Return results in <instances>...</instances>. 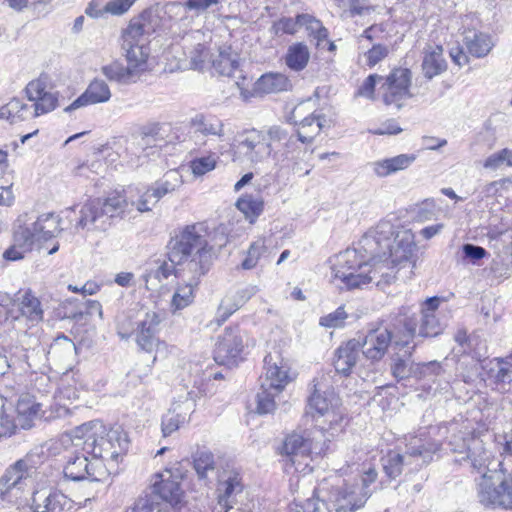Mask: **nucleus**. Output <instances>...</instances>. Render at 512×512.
<instances>
[{"mask_svg": "<svg viewBox=\"0 0 512 512\" xmlns=\"http://www.w3.org/2000/svg\"><path fill=\"white\" fill-rule=\"evenodd\" d=\"M166 248L168 261H162L156 268L146 271L143 275L146 284L152 279L161 282L171 275L183 278L186 263L198 262L200 253L213 252V246L208 241V228L200 222L175 230Z\"/></svg>", "mask_w": 512, "mask_h": 512, "instance_id": "obj_1", "label": "nucleus"}, {"mask_svg": "<svg viewBox=\"0 0 512 512\" xmlns=\"http://www.w3.org/2000/svg\"><path fill=\"white\" fill-rule=\"evenodd\" d=\"M398 268L386 256L345 250L337 256L334 277L349 290L363 288L370 283L384 289L396 277Z\"/></svg>", "mask_w": 512, "mask_h": 512, "instance_id": "obj_2", "label": "nucleus"}, {"mask_svg": "<svg viewBox=\"0 0 512 512\" xmlns=\"http://www.w3.org/2000/svg\"><path fill=\"white\" fill-rule=\"evenodd\" d=\"M60 221L54 213L20 215L15 224L14 244L4 252L3 257L9 261L22 259L34 244H41L55 237L62 230Z\"/></svg>", "mask_w": 512, "mask_h": 512, "instance_id": "obj_3", "label": "nucleus"}, {"mask_svg": "<svg viewBox=\"0 0 512 512\" xmlns=\"http://www.w3.org/2000/svg\"><path fill=\"white\" fill-rule=\"evenodd\" d=\"M83 439V450L94 458L111 459L117 461L118 457L129 449L130 440L127 432L120 426L109 430L101 421H91L77 426L70 438Z\"/></svg>", "mask_w": 512, "mask_h": 512, "instance_id": "obj_4", "label": "nucleus"}, {"mask_svg": "<svg viewBox=\"0 0 512 512\" xmlns=\"http://www.w3.org/2000/svg\"><path fill=\"white\" fill-rule=\"evenodd\" d=\"M264 370L265 373L260 377V388L256 394V411L261 415L274 412L276 398L292 381L290 367L277 351L265 356Z\"/></svg>", "mask_w": 512, "mask_h": 512, "instance_id": "obj_5", "label": "nucleus"}, {"mask_svg": "<svg viewBox=\"0 0 512 512\" xmlns=\"http://www.w3.org/2000/svg\"><path fill=\"white\" fill-rule=\"evenodd\" d=\"M424 434L413 436L406 445V452L400 454L390 451L382 458V465L385 474L390 479H396L401 475L404 467H409V471H416L427 465L440 445L431 438L424 437Z\"/></svg>", "mask_w": 512, "mask_h": 512, "instance_id": "obj_6", "label": "nucleus"}, {"mask_svg": "<svg viewBox=\"0 0 512 512\" xmlns=\"http://www.w3.org/2000/svg\"><path fill=\"white\" fill-rule=\"evenodd\" d=\"M319 133V126L314 128L312 134L301 130H296L295 134H290L280 126L270 127L269 136L274 147L271 157L275 164L282 168L297 166L306 154V150L302 148L299 142L301 144H311Z\"/></svg>", "mask_w": 512, "mask_h": 512, "instance_id": "obj_7", "label": "nucleus"}, {"mask_svg": "<svg viewBox=\"0 0 512 512\" xmlns=\"http://www.w3.org/2000/svg\"><path fill=\"white\" fill-rule=\"evenodd\" d=\"M399 324L405 339L395 340L397 345L407 346L415 336L435 337L439 335L443 326L434 314L409 315L407 308H402L395 317V326Z\"/></svg>", "mask_w": 512, "mask_h": 512, "instance_id": "obj_8", "label": "nucleus"}, {"mask_svg": "<svg viewBox=\"0 0 512 512\" xmlns=\"http://www.w3.org/2000/svg\"><path fill=\"white\" fill-rule=\"evenodd\" d=\"M212 252L200 253L198 262L186 263V272L183 278H179L183 284L178 285L171 301L175 310H181L193 302L194 289L198 286L200 279L211 268Z\"/></svg>", "mask_w": 512, "mask_h": 512, "instance_id": "obj_9", "label": "nucleus"}, {"mask_svg": "<svg viewBox=\"0 0 512 512\" xmlns=\"http://www.w3.org/2000/svg\"><path fill=\"white\" fill-rule=\"evenodd\" d=\"M233 150L235 157L238 159L250 163L263 162L271 157L274 150L269 129L266 132L256 129L244 131L237 136Z\"/></svg>", "mask_w": 512, "mask_h": 512, "instance_id": "obj_10", "label": "nucleus"}, {"mask_svg": "<svg viewBox=\"0 0 512 512\" xmlns=\"http://www.w3.org/2000/svg\"><path fill=\"white\" fill-rule=\"evenodd\" d=\"M398 230H400V227L395 226L391 221L381 220L375 227L364 233L356 246L347 250L360 251L369 255L376 253L387 256Z\"/></svg>", "mask_w": 512, "mask_h": 512, "instance_id": "obj_11", "label": "nucleus"}, {"mask_svg": "<svg viewBox=\"0 0 512 512\" xmlns=\"http://www.w3.org/2000/svg\"><path fill=\"white\" fill-rule=\"evenodd\" d=\"M243 350V337L239 328L228 327L218 337L214 349V360L219 365L235 367L243 360Z\"/></svg>", "mask_w": 512, "mask_h": 512, "instance_id": "obj_12", "label": "nucleus"}, {"mask_svg": "<svg viewBox=\"0 0 512 512\" xmlns=\"http://www.w3.org/2000/svg\"><path fill=\"white\" fill-rule=\"evenodd\" d=\"M405 339L401 326L397 324L395 326V320L393 321V330L388 329H376L370 331L361 341L362 354L371 361L381 360L389 345L393 343L396 347L404 348L405 346L397 345L395 340Z\"/></svg>", "mask_w": 512, "mask_h": 512, "instance_id": "obj_13", "label": "nucleus"}, {"mask_svg": "<svg viewBox=\"0 0 512 512\" xmlns=\"http://www.w3.org/2000/svg\"><path fill=\"white\" fill-rule=\"evenodd\" d=\"M412 73L408 68H395L384 79L382 99L385 105L402 108L405 100L412 97L410 93Z\"/></svg>", "mask_w": 512, "mask_h": 512, "instance_id": "obj_14", "label": "nucleus"}, {"mask_svg": "<svg viewBox=\"0 0 512 512\" xmlns=\"http://www.w3.org/2000/svg\"><path fill=\"white\" fill-rule=\"evenodd\" d=\"M73 450H67L64 459L63 474L66 479L82 481L85 479L96 480L94 476V463L89 462L87 454L83 450V441L75 439Z\"/></svg>", "mask_w": 512, "mask_h": 512, "instance_id": "obj_15", "label": "nucleus"}, {"mask_svg": "<svg viewBox=\"0 0 512 512\" xmlns=\"http://www.w3.org/2000/svg\"><path fill=\"white\" fill-rule=\"evenodd\" d=\"M481 368L492 390L501 394L512 392V354L488 360Z\"/></svg>", "mask_w": 512, "mask_h": 512, "instance_id": "obj_16", "label": "nucleus"}, {"mask_svg": "<svg viewBox=\"0 0 512 512\" xmlns=\"http://www.w3.org/2000/svg\"><path fill=\"white\" fill-rule=\"evenodd\" d=\"M194 408L195 398L193 391L187 392L185 396H179V398L172 403L168 412L162 417L161 430L163 436H170L183 424L188 422L190 415L194 412Z\"/></svg>", "mask_w": 512, "mask_h": 512, "instance_id": "obj_17", "label": "nucleus"}, {"mask_svg": "<svg viewBox=\"0 0 512 512\" xmlns=\"http://www.w3.org/2000/svg\"><path fill=\"white\" fill-rule=\"evenodd\" d=\"M28 476L29 467L25 460H18L8 467L0 478V500L14 503L20 496Z\"/></svg>", "mask_w": 512, "mask_h": 512, "instance_id": "obj_18", "label": "nucleus"}, {"mask_svg": "<svg viewBox=\"0 0 512 512\" xmlns=\"http://www.w3.org/2000/svg\"><path fill=\"white\" fill-rule=\"evenodd\" d=\"M163 13L167 14L165 6L161 7L159 4L144 9L137 17L131 19L125 29L127 39L140 37L149 40V36L161 26Z\"/></svg>", "mask_w": 512, "mask_h": 512, "instance_id": "obj_19", "label": "nucleus"}, {"mask_svg": "<svg viewBox=\"0 0 512 512\" xmlns=\"http://www.w3.org/2000/svg\"><path fill=\"white\" fill-rule=\"evenodd\" d=\"M191 133L195 138V144L205 146L210 137L223 140L225 136L224 122L213 114L197 113L189 121Z\"/></svg>", "mask_w": 512, "mask_h": 512, "instance_id": "obj_20", "label": "nucleus"}, {"mask_svg": "<svg viewBox=\"0 0 512 512\" xmlns=\"http://www.w3.org/2000/svg\"><path fill=\"white\" fill-rule=\"evenodd\" d=\"M166 474L168 477H165L164 474H156V481L151 486L150 491H145L141 496L155 495L157 497L155 501L163 503L165 511L168 512L166 504L176 506L181 503L183 491L180 482L172 478L170 471H166Z\"/></svg>", "mask_w": 512, "mask_h": 512, "instance_id": "obj_21", "label": "nucleus"}, {"mask_svg": "<svg viewBox=\"0 0 512 512\" xmlns=\"http://www.w3.org/2000/svg\"><path fill=\"white\" fill-rule=\"evenodd\" d=\"M160 322V315L156 311L146 312L144 318L139 321L136 329V342L141 350L151 353L164 345L157 337Z\"/></svg>", "mask_w": 512, "mask_h": 512, "instance_id": "obj_22", "label": "nucleus"}, {"mask_svg": "<svg viewBox=\"0 0 512 512\" xmlns=\"http://www.w3.org/2000/svg\"><path fill=\"white\" fill-rule=\"evenodd\" d=\"M328 499L332 503L335 512H355L364 507L371 496L368 491L356 493L348 488L332 485L328 489Z\"/></svg>", "mask_w": 512, "mask_h": 512, "instance_id": "obj_23", "label": "nucleus"}, {"mask_svg": "<svg viewBox=\"0 0 512 512\" xmlns=\"http://www.w3.org/2000/svg\"><path fill=\"white\" fill-rule=\"evenodd\" d=\"M25 92L28 99L34 102L32 117L51 112L57 106V95L46 90V83L42 78L30 81Z\"/></svg>", "mask_w": 512, "mask_h": 512, "instance_id": "obj_24", "label": "nucleus"}, {"mask_svg": "<svg viewBox=\"0 0 512 512\" xmlns=\"http://www.w3.org/2000/svg\"><path fill=\"white\" fill-rule=\"evenodd\" d=\"M473 444V447H471L470 445H467L465 440H463L461 449L458 450L457 448L452 447L451 449L454 452L465 454V456H462L461 458H456L455 461L460 464H467L473 471L482 473V476L484 473L490 474L493 472L488 468L490 452L486 451L478 441H473ZM449 445L453 446L454 444L450 441Z\"/></svg>", "mask_w": 512, "mask_h": 512, "instance_id": "obj_25", "label": "nucleus"}, {"mask_svg": "<svg viewBox=\"0 0 512 512\" xmlns=\"http://www.w3.org/2000/svg\"><path fill=\"white\" fill-rule=\"evenodd\" d=\"M123 41V48L126 50L127 67L139 78L140 74L147 69V60L150 54L149 40L140 37L127 39L126 31H124Z\"/></svg>", "mask_w": 512, "mask_h": 512, "instance_id": "obj_26", "label": "nucleus"}, {"mask_svg": "<svg viewBox=\"0 0 512 512\" xmlns=\"http://www.w3.org/2000/svg\"><path fill=\"white\" fill-rule=\"evenodd\" d=\"M72 508V501L57 490H38L32 495V512H61Z\"/></svg>", "mask_w": 512, "mask_h": 512, "instance_id": "obj_27", "label": "nucleus"}, {"mask_svg": "<svg viewBox=\"0 0 512 512\" xmlns=\"http://www.w3.org/2000/svg\"><path fill=\"white\" fill-rule=\"evenodd\" d=\"M415 249L413 233L408 229H400L393 238V244L386 257L398 268L404 263L411 262Z\"/></svg>", "mask_w": 512, "mask_h": 512, "instance_id": "obj_28", "label": "nucleus"}, {"mask_svg": "<svg viewBox=\"0 0 512 512\" xmlns=\"http://www.w3.org/2000/svg\"><path fill=\"white\" fill-rule=\"evenodd\" d=\"M112 94L108 84L102 79H94L89 83L86 90L76 98L64 111L71 112L81 107L106 103Z\"/></svg>", "mask_w": 512, "mask_h": 512, "instance_id": "obj_29", "label": "nucleus"}, {"mask_svg": "<svg viewBox=\"0 0 512 512\" xmlns=\"http://www.w3.org/2000/svg\"><path fill=\"white\" fill-rule=\"evenodd\" d=\"M361 341L351 339L340 345L334 352L333 366L335 371L343 376L351 374L353 367L359 359Z\"/></svg>", "mask_w": 512, "mask_h": 512, "instance_id": "obj_30", "label": "nucleus"}, {"mask_svg": "<svg viewBox=\"0 0 512 512\" xmlns=\"http://www.w3.org/2000/svg\"><path fill=\"white\" fill-rule=\"evenodd\" d=\"M134 192L135 189L129 187L122 191L115 190L106 198L101 199L102 210L107 221L113 217H122L126 212L131 211V198L135 197Z\"/></svg>", "mask_w": 512, "mask_h": 512, "instance_id": "obj_31", "label": "nucleus"}, {"mask_svg": "<svg viewBox=\"0 0 512 512\" xmlns=\"http://www.w3.org/2000/svg\"><path fill=\"white\" fill-rule=\"evenodd\" d=\"M102 209L100 198L86 202L80 209V217L76 227L88 230H105L110 223L107 221Z\"/></svg>", "mask_w": 512, "mask_h": 512, "instance_id": "obj_32", "label": "nucleus"}, {"mask_svg": "<svg viewBox=\"0 0 512 512\" xmlns=\"http://www.w3.org/2000/svg\"><path fill=\"white\" fill-rule=\"evenodd\" d=\"M213 70L221 76L235 77L239 70V55L230 46L220 47L216 55L210 56Z\"/></svg>", "mask_w": 512, "mask_h": 512, "instance_id": "obj_33", "label": "nucleus"}, {"mask_svg": "<svg viewBox=\"0 0 512 512\" xmlns=\"http://www.w3.org/2000/svg\"><path fill=\"white\" fill-rule=\"evenodd\" d=\"M447 69V63L443 57V48L440 45L428 46L424 51L422 71L427 79L440 75Z\"/></svg>", "mask_w": 512, "mask_h": 512, "instance_id": "obj_34", "label": "nucleus"}, {"mask_svg": "<svg viewBox=\"0 0 512 512\" xmlns=\"http://www.w3.org/2000/svg\"><path fill=\"white\" fill-rule=\"evenodd\" d=\"M311 450V442L302 435L294 433L285 438L280 453L287 456L292 464H295L299 462V458L308 457Z\"/></svg>", "mask_w": 512, "mask_h": 512, "instance_id": "obj_35", "label": "nucleus"}, {"mask_svg": "<svg viewBox=\"0 0 512 512\" xmlns=\"http://www.w3.org/2000/svg\"><path fill=\"white\" fill-rule=\"evenodd\" d=\"M416 157L414 154H400L392 158L372 163L374 173L379 177H386L408 168Z\"/></svg>", "mask_w": 512, "mask_h": 512, "instance_id": "obj_36", "label": "nucleus"}, {"mask_svg": "<svg viewBox=\"0 0 512 512\" xmlns=\"http://www.w3.org/2000/svg\"><path fill=\"white\" fill-rule=\"evenodd\" d=\"M415 346L416 344H414L412 347L407 345L403 354L397 353L393 357L391 372L398 381L411 377L415 378L416 367H418V363H414L411 358L412 351L414 350Z\"/></svg>", "mask_w": 512, "mask_h": 512, "instance_id": "obj_37", "label": "nucleus"}, {"mask_svg": "<svg viewBox=\"0 0 512 512\" xmlns=\"http://www.w3.org/2000/svg\"><path fill=\"white\" fill-rule=\"evenodd\" d=\"M464 45L470 55L483 58L492 50L494 43L488 34L470 31L464 37Z\"/></svg>", "mask_w": 512, "mask_h": 512, "instance_id": "obj_38", "label": "nucleus"}, {"mask_svg": "<svg viewBox=\"0 0 512 512\" xmlns=\"http://www.w3.org/2000/svg\"><path fill=\"white\" fill-rule=\"evenodd\" d=\"M298 20L300 21V27L305 28L308 37L315 41L316 47H323V43L327 42L329 32L322 22L308 13L298 14Z\"/></svg>", "mask_w": 512, "mask_h": 512, "instance_id": "obj_39", "label": "nucleus"}, {"mask_svg": "<svg viewBox=\"0 0 512 512\" xmlns=\"http://www.w3.org/2000/svg\"><path fill=\"white\" fill-rule=\"evenodd\" d=\"M290 86V81L285 75L270 73L262 75L254 83V91L261 94H270L286 91Z\"/></svg>", "mask_w": 512, "mask_h": 512, "instance_id": "obj_40", "label": "nucleus"}, {"mask_svg": "<svg viewBox=\"0 0 512 512\" xmlns=\"http://www.w3.org/2000/svg\"><path fill=\"white\" fill-rule=\"evenodd\" d=\"M218 490L221 492L218 497V504L224 512H228L232 507L229 503V499L241 493L243 490L240 475L238 473L230 474L227 479L219 483Z\"/></svg>", "mask_w": 512, "mask_h": 512, "instance_id": "obj_41", "label": "nucleus"}, {"mask_svg": "<svg viewBox=\"0 0 512 512\" xmlns=\"http://www.w3.org/2000/svg\"><path fill=\"white\" fill-rule=\"evenodd\" d=\"M310 59V51L303 42L290 45L285 55V64L295 72L304 70Z\"/></svg>", "mask_w": 512, "mask_h": 512, "instance_id": "obj_42", "label": "nucleus"}, {"mask_svg": "<svg viewBox=\"0 0 512 512\" xmlns=\"http://www.w3.org/2000/svg\"><path fill=\"white\" fill-rule=\"evenodd\" d=\"M17 306L18 316H23L31 322H39L43 318L41 303L30 291L25 292L21 298H18Z\"/></svg>", "mask_w": 512, "mask_h": 512, "instance_id": "obj_43", "label": "nucleus"}, {"mask_svg": "<svg viewBox=\"0 0 512 512\" xmlns=\"http://www.w3.org/2000/svg\"><path fill=\"white\" fill-rule=\"evenodd\" d=\"M32 117L31 106L23 103L18 98H13L7 104L0 107V119L16 123Z\"/></svg>", "mask_w": 512, "mask_h": 512, "instance_id": "obj_44", "label": "nucleus"}, {"mask_svg": "<svg viewBox=\"0 0 512 512\" xmlns=\"http://www.w3.org/2000/svg\"><path fill=\"white\" fill-rule=\"evenodd\" d=\"M182 176L177 170H170L164 174V176L157 180L152 186L154 198L162 199L167 194L174 192L182 185Z\"/></svg>", "mask_w": 512, "mask_h": 512, "instance_id": "obj_45", "label": "nucleus"}, {"mask_svg": "<svg viewBox=\"0 0 512 512\" xmlns=\"http://www.w3.org/2000/svg\"><path fill=\"white\" fill-rule=\"evenodd\" d=\"M101 72L108 80L122 85L132 84L138 80L132 70L119 62H113L103 66Z\"/></svg>", "mask_w": 512, "mask_h": 512, "instance_id": "obj_46", "label": "nucleus"}, {"mask_svg": "<svg viewBox=\"0 0 512 512\" xmlns=\"http://www.w3.org/2000/svg\"><path fill=\"white\" fill-rule=\"evenodd\" d=\"M236 207L245 215V218L253 224L264 210L262 199L252 195H243L236 202Z\"/></svg>", "mask_w": 512, "mask_h": 512, "instance_id": "obj_47", "label": "nucleus"}, {"mask_svg": "<svg viewBox=\"0 0 512 512\" xmlns=\"http://www.w3.org/2000/svg\"><path fill=\"white\" fill-rule=\"evenodd\" d=\"M193 468L200 480H206L215 470L214 455L208 450H197L193 454Z\"/></svg>", "mask_w": 512, "mask_h": 512, "instance_id": "obj_48", "label": "nucleus"}, {"mask_svg": "<svg viewBox=\"0 0 512 512\" xmlns=\"http://www.w3.org/2000/svg\"><path fill=\"white\" fill-rule=\"evenodd\" d=\"M75 353V343L64 334L58 335L48 350V355L54 359L71 358Z\"/></svg>", "mask_w": 512, "mask_h": 512, "instance_id": "obj_49", "label": "nucleus"}, {"mask_svg": "<svg viewBox=\"0 0 512 512\" xmlns=\"http://www.w3.org/2000/svg\"><path fill=\"white\" fill-rule=\"evenodd\" d=\"M219 0H187L184 4L180 2H169L165 5V12L168 15L178 14L185 7L187 10H194L198 13L204 12L212 5L218 4Z\"/></svg>", "mask_w": 512, "mask_h": 512, "instance_id": "obj_50", "label": "nucleus"}, {"mask_svg": "<svg viewBox=\"0 0 512 512\" xmlns=\"http://www.w3.org/2000/svg\"><path fill=\"white\" fill-rule=\"evenodd\" d=\"M327 483H322L314 490V496L307 499V509L310 512H331L330 506L327 502L328 487Z\"/></svg>", "mask_w": 512, "mask_h": 512, "instance_id": "obj_51", "label": "nucleus"}, {"mask_svg": "<svg viewBox=\"0 0 512 512\" xmlns=\"http://www.w3.org/2000/svg\"><path fill=\"white\" fill-rule=\"evenodd\" d=\"M443 373V368L440 362L430 361L427 363H418L416 367L415 379L426 381L427 383H435L436 379Z\"/></svg>", "mask_w": 512, "mask_h": 512, "instance_id": "obj_52", "label": "nucleus"}, {"mask_svg": "<svg viewBox=\"0 0 512 512\" xmlns=\"http://www.w3.org/2000/svg\"><path fill=\"white\" fill-rule=\"evenodd\" d=\"M218 156L210 152L206 156L197 157L190 161V168L195 176H202L216 168Z\"/></svg>", "mask_w": 512, "mask_h": 512, "instance_id": "obj_53", "label": "nucleus"}, {"mask_svg": "<svg viewBox=\"0 0 512 512\" xmlns=\"http://www.w3.org/2000/svg\"><path fill=\"white\" fill-rule=\"evenodd\" d=\"M155 495L151 496H139L135 501L133 507L128 509L126 512H166L164 504L156 502Z\"/></svg>", "mask_w": 512, "mask_h": 512, "instance_id": "obj_54", "label": "nucleus"}, {"mask_svg": "<svg viewBox=\"0 0 512 512\" xmlns=\"http://www.w3.org/2000/svg\"><path fill=\"white\" fill-rule=\"evenodd\" d=\"M300 27V21L298 20V14L295 18L282 17L278 21H275L271 26V33L275 36L282 34L294 35Z\"/></svg>", "mask_w": 512, "mask_h": 512, "instance_id": "obj_55", "label": "nucleus"}, {"mask_svg": "<svg viewBox=\"0 0 512 512\" xmlns=\"http://www.w3.org/2000/svg\"><path fill=\"white\" fill-rule=\"evenodd\" d=\"M135 189L134 195H138V198L135 200L134 197L131 198V206L135 207L139 212H148L152 210V207L155 206L159 201L154 198L153 191L151 188H147L142 194H139V191Z\"/></svg>", "mask_w": 512, "mask_h": 512, "instance_id": "obj_56", "label": "nucleus"}, {"mask_svg": "<svg viewBox=\"0 0 512 512\" xmlns=\"http://www.w3.org/2000/svg\"><path fill=\"white\" fill-rule=\"evenodd\" d=\"M347 318V313L343 306L338 307L335 311L322 316L319 320V324L326 328H339L344 325Z\"/></svg>", "mask_w": 512, "mask_h": 512, "instance_id": "obj_57", "label": "nucleus"}, {"mask_svg": "<svg viewBox=\"0 0 512 512\" xmlns=\"http://www.w3.org/2000/svg\"><path fill=\"white\" fill-rule=\"evenodd\" d=\"M384 78L378 74H370L358 88L356 96L365 97L369 100L375 99L376 83Z\"/></svg>", "mask_w": 512, "mask_h": 512, "instance_id": "obj_58", "label": "nucleus"}, {"mask_svg": "<svg viewBox=\"0 0 512 512\" xmlns=\"http://www.w3.org/2000/svg\"><path fill=\"white\" fill-rule=\"evenodd\" d=\"M308 407L311 410H315L319 415L324 416L329 414L331 402L315 390L308 399Z\"/></svg>", "mask_w": 512, "mask_h": 512, "instance_id": "obj_59", "label": "nucleus"}, {"mask_svg": "<svg viewBox=\"0 0 512 512\" xmlns=\"http://www.w3.org/2000/svg\"><path fill=\"white\" fill-rule=\"evenodd\" d=\"M325 122L326 119L324 115L312 113L311 115L305 117L303 120L300 121V123L298 124L299 128L297 130H301L309 134H312L316 126H319L321 131L322 128L324 127Z\"/></svg>", "mask_w": 512, "mask_h": 512, "instance_id": "obj_60", "label": "nucleus"}, {"mask_svg": "<svg viewBox=\"0 0 512 512\" xmlns=\"http://www.w3.org/2000/svg\"><path fill=\"white\" fill-rule=\"evenodd\" d=\"M209 56V51L204 45L198 44L191 53L190 65L195 70H203L206 67V60Z\"/></svg>", "mask_w": 512, "mask_h": 512, "instance_id": "obj_61", "label": "nucleus"}, {"mask_svg": "<svg viewBox=\"0 0 512 512\" xmlns=\"http://www.w3.org/2000/svg\"><path fill=\"white\" fill-rule=\"evenodd\" d=\"M389 49L387 46L382 44H374L371 49L365 54L367 58V65L372 68L385 57H387Z\"/></svg>", "mask_w": 512, "mask_h": 512, "instance_id": "obj_62", "label": "nucleus"}, {"mask_svg": "<svg viewBox=\"0 0 512 512\" xmlns=\"http://www.w3.org/2000/svg\"><path fill=\"white\" fill-rule=\"evenodd\" d=\"M463 258L476 264L479 260L488 255V252L481 246L466 243L462 246Z\"/></svg>", "mask_w": 512, "mask_h": 512, "instance_id": "obj_63", "label": "nucleus"}, {"mask_svg": "<svg viewBox=\"0 0 512 512\" xmlns=\"http://www.w3.org/2000/svg\"><path fill=\"white\" fill-rule=\"evenodd\" d=\"M258 292V287L248 284L236 291L230 300L240 308Z\"/></svg>", "mask_w": 512, "mask_h": 512, "instance_id": "obj_64", "label": "nucleus"}]
</instances>
